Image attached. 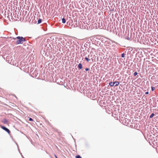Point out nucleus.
Masks as SVG:
<instances>
[{
	"instance_id": "f3484780",
	"label": "nucleus",
	"mask_w": 158,
	"mask_h": 158,
	"mask_svg": "<svg viewBox=\"0 0 158 158\" xmlns=\"http://www.w3.org/2000/svg\"><path fill=\"white\" fill-rule=\"evenodd\" d=\"M29 120L30 121H33V119L32 118H30L29 119Z\"/></svg>"
},
{
	"instance_id": "4468645a",
	"label": "nucleus",
	"mask_w": 158,
	"mask_h": 158,
	"mask_svg": "<svg viewBox=\"0 0 158 158\" xmlns=\"http://www.w3.org/2000/svg\"><path fill=\"white\" fill-rule=\"evenodd\" d=\"M137 74H138L137 73V72H135L134 73V76H136L137 75Z\"/></svg>"
},
{
	"instance_id": "f03ea898",
	"label": "nucleus",
	"mask_w": 158,
	"mask_h": 158,
	"mask_svg": "<svg viewBox=\"0 0 158 158\" xmlns=\"http://www.w3.org/2000/svg\"><path fill=\"white\" fill-rule=\"evenodd\" d=\"M1 127L4 130L6 131V132H7L8 134H10V130L6 127L3 126H1Z\"/></svg>"
},
{
	"instance_id": "39448f33",
	"label": "nucleus",
	"mask_w": 158,
	"mask_h": 158,
	"mask_svg": "<svg viewBox=\"0 0 158 158\" xmlns=\"http://www.w3.org/2000/svg\"><path fill=\"white\" fill-rule=\"evenodd\" d=\"M2 122L4 124H7L8 123V121L6 118L3 119Z\"/></svg>"
},
{
	"instance_id": "7ed1b4c3",
	"label": "nucleus",
	"mask_w": 158,
	"mask_h": 158,
	"mask_svg": "<svg viewBox=\"0 0 158 158\" xmlns=\"http://www.w3.org/2000/svg\"><path fill=\"white\" fill-rule=\"evenodd\" d=\"M87 52H85V50L83 51V52L81 53V56L82 57H83L84 56L86 55Z\"/></svg>"
},
{
	"instance_id": "412c9836",
	"label": "nucleus",
	"mask_w": 158,
	"mask_h": 158,
	"mask_svg": "<svg viewBox=\"0 0 158 158\" xmlns=\"http://www.w3.org/2000/svg\"><path fill=\"white\" fill-rule=\"evenodd\" d=\"M13 39H14V40H16V39H17L16 38H13Z\"/></svg>"
},
{
	"instance_id": "f257e3e1",
	"label": "nucleus",
	"mask_w": 158,
	"mask_h": 158,
	"mask_svg": "<svg viewBox=\"0 0 158 158\" xmlns=\"http://www.w3.org/2000/svg\"><path fill=\"white\" fill-rule=\"evenodd\" d=\"M16 38L17 40L16 42L17 44H22L26 41L25 38L22 36H17Z\"/></svg>"
},
{
	"instance_id": "0eeeda50",
	"label": "nucleus",
	"mask_w": 158,
	"mask_h": 158,
	"mask_svg": "<svg viewBox=\"0 0 158 158\" xmlns=\"http://www.w3.org/2000/svg\"><path fill=\"white\" fill-rule=\"evenodd\" d=\"M62 22L63 23H64L66 22V20L64 18H63L62 19Z\"/></svg>"
},
{
	"instance_id": "4be33fe9",
	"label": "nucleus",
	"mask_w": 158,
	"mask_h": 158,
	"mask_svg": "<svg viewBox=\"0 0 158 158\" xmlns=\"http://www.w3.org/2000/svg\"><path fill=\"white\" fill-rule=\"evenodd\" d=\"M55 157H56V158H57V156L55 155Z\"/></svg>"
},
{
	"instance_id": "6e6552de",
	"label": "nucleus",
	"mask_w": 158,
	"mask_h": 158,
	"mask_svg": "<svg viewBox=\"0 0 158 158\" xmlns=\"http://www.w3.org/2000/svg\"><path fill=\"white\" fill-rule=\"evenodd\" d=\"M114 83L113 82H110L109 83V85L110 86H114V85L113 84Z\"/></svg>"
},
{
	"instance_id": "9d476101",
	"label": "nucleus",
	"mask_w": 158,
	"mask_h": 158,
	"mask_svg": "<svg viewBox=\"0 0 158 158\" xmlns=\"http://www.w3.org/2000/svg\"><path fill=\"white\" fill-rule=\"evenodd\" d=\"M85 59L88 62H89V60H89V58L88 57H87V56H86L85 58Z\"/></svg>"
},
{
	"instance_id": "2eb2a0df",
	"label": "nucleus",
	"mask_w": 158,
	"mask_h": 158,
	"mask_svg": "<svg viewBox=\"0 0 158 158\" xmlns=\"http://www.w3.org/2000/svg\"><path fill=\"white\" fill-rule=\"evenodd\" d=\"M155 89V88L154 87H152V91H153Z\"/></svg>"
},
{
	"instance_id": "dca6fc26",
	"label": "nucleus",
	"mask_w": 158,
	"mask_h": 158,
	"mask_svg": "<svg viewBox=\"0 0 158 158\" xmlns=\"http://www.w3.org/2000/svg\"><path fill=\"white\" fill-rule=\"evenodd\" d=\"M109 42H110V40L106 41L105 43L106 44L107 43H108Z\"/></svg>"
},
{
	"instance_id": "9b49d317",
	"label": "nucleus",
	"mask_w": 158,
	"mask_h": 158,
	"mask_svg": "<svg viewBox=\"0 0 158 158\" xmlns=\"http://www.w3.org/2000/svg\"><path fill=\"white\" fill-rule=\"evenodd\" d=\"M154 115V113L152 114L150 116V118H152Z\"/></svg>"
},
{
	"instance_id": "ddd939ff",
	"label": "nucleus",
	"mask_w": 158,
	"mask_h": 158,
	"mask_svg": "<svg viewBox=\"0 0 158 158\" xmlns=\"http://www.w3.org/2000/svg\"><path fill=\"white\" fill-rule=\"evenodd\" d=\"M125 55V54L124 53L122 54V55H121L122 57H124Z\"/></svg>"
},
{
	"instance_id": "5701e85b",
	"label": "nucleus",
	"mask_w": 158,
	"mask_h": 158,
	"mask_svg": "<svg viewBox=\"0 0 158 158\" xmlns=\"http://www.w3.org/2000/svg\"><path fill=\"white\" fill-rule=\"evenodd\" d=\"M128 40H129V39H130V38H128Z\"/></svg>"
},
{
	"instance_id": "6ab92c4d",
	"label": "nucleus",
	"mask_w": 158,
	"mask_h": 158,
	"mask_svg": "<svg viewBox=\"0 0 158 158\" xmlns=\"http://www.w3.org/2000/svg\"><path fill=\"white\" fill-rule=\"evenodd\" d=\"M145 94H149V92H145Z\"/></svg>"
},
{
	"instance_id": "a211bd4d",
	"label": "nucleus",
	"mask_w": 158,
	"mask_h": 158,
	"mask_svg": "<svg viewBox=\"0 0 158 158\" xmlns=\"http://www.w3.org/2000/svg\"><path fill=\"white\" fill-rule=\"evenodd\" d=\"M89 69L88 68H86L85 69V70L86 71H88L89 70Z\"/></svg>"
},
{
	"instance_id": "aec40b11",
	"label": "nucleus",
	"mask_w": 158,
	"mask_h": 158,
	"mask_svg": "<svg viewBox=\"0 0 158 158\" xmlns=\"http://www.w3.org/2000/svg\"><path fill=\"white\" fill-rule=\"evenodd\" d=\"M90 55H88V57L89 58L90 57Z\"/></svg>"
},
{
	"instance_id": "1a4fd4ad",
	"label": "nucleus",
	"mask_w": 158,
	"mask_h": 158,
	"mask_svg": "<svg viewBox=\"0 0 158 158\" xmlns=\"http://www.w3.org/2000/svg\"><path fill=\"white\" fill-rule=\"evenodd\" d=\"M41 21H42L41 19H39L38 21V22H37L38 24L40 23L41 22Z\"/></svg>"
},
{
	"instance_id": "20e7f679",
	"label": "nucleus",
	"mask_w": 158,
	"mask_h": 158,
	"mask_svg": "<svg viewBox=\"0 0 158 158\" xmlns=\"http://www.w3.org/2000/svg\"><path fill=\"white\" fill-rule=\"evenodd\" d=\"M113 84L115 86H118L119 84V82L118 81H115L113 82Z\"/></svg>"
},
{
	"instance_id": "f8f14e48",
	"label": "nucleus",
	"mask_w": 158,
	"mask_h": 158,
	"mask_svg": "<svg viewBox=\"0 0 158 158\" xmlns=\"http://www.w3.org/2000/svg\"><path fill=\"white\" fill-rule=\"evenodd\" d=\"M76 158H82V157L80 155L77 156H76Z\"/></svg>"
},
{
	"instance_id": "423d86ee",
	"label": "nucleus",
	"mask_w": 158,
	"mask_h": 158,
	"mask_svg": "<svg viewBox=\"0 0 158 158\" xmlns=\"http://www.w3.org/2000/svg\"><path fill=\"white\" fill-rule=\"evenodd\" d=\"M78 67L79 69H81L82 68V64L81 63L79 64Z\"/></svg>"
}]
</instances>
